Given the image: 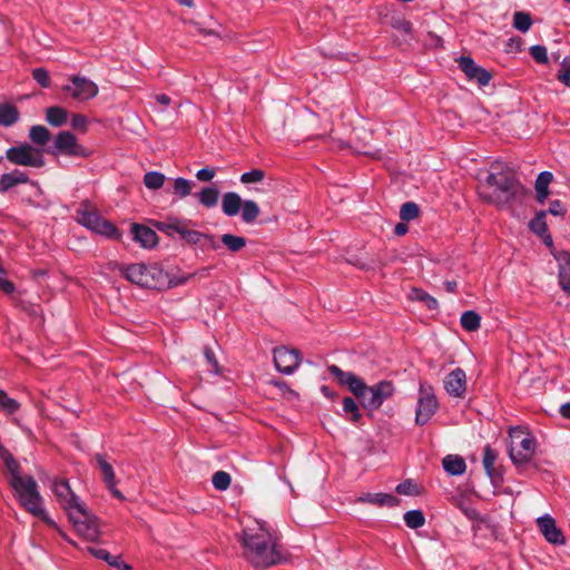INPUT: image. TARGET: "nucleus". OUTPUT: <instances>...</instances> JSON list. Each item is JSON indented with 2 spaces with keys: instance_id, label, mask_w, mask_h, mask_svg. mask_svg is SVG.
<instances>
[{
  "instance_id": "nucleus-34",
  "label": "nucleus",
  "mask_w": 570,
  "mask_h": 570,
  "mask_svg": "<svg viewBox=\"0 0 570 570\" xmlns=\"http://www.w3.org/2000/svg\"><path fill=\"white\" fill-rule=\"evenodd\" d=\"M497 460V452L490 446L487 445L483 451V466L485 469L487 474L493 479L497 476L494 470V463Z\"/></svg>"
},
{
  "instance_id": "nucleus-42",
  "label": "nucleus",
  "mask_w": 570,
  "mask_h": 570,
  "mask_svg": "<svg viewBox=\"0 0 570 570\" xmlns=\"http://www.w3.org/2000/svg\"><path fill=\"white\" fill-rule=\"evenodd\" d=\"M165 183V175L158 171H149L144 176V184L149 189H159Z\"/></svg>"
},
{
  "instance_id": "nucleus-35",
  "label": "nucleus",
  "mask_w": 570,
  "mask_h": 570,
  "mask_svg": "<svg viewBox=\"0 0 570 570\" xmlns=\"http://www.w3.org/2000/svg\"><path fill=\"white\" fill-rule=\"evenodd\" d=\"M405 524L411 529H419L424 525L425 518L421 510H411L404 514Z\"/></svg>"
},
{
  "instance_id": "nucleus-11",
  "label": "nucleus",
  "mask_w": 570,
  "mask_h": 570,
  "mask_svg": "<svg viewBox=\"0 0 570 570\" xmlns=\"http://www.w3.org/2000/svg\"><path fill=\"white\" fill-rule=\"evenodd\" d=\"M273 354L276 370L285 375L293 374L302 362L301 352L296 348L278 346Z\"/></svg>"
},
{
  "instance_id": "nucleus-18",
  "label": "nucleus",
  "mask_w": 570,
  "mask_h": 570,
  "mask_svg": "<svg viewBox=\"0 0 570 570\" xmlns=\"http://www.w3.org/2000/svg\"><path fill=\"white\" fill-rule=\"evenodd\" d=\"M131 235L132 239L139 243L144 248H153L158 243V236L156 232L145 225L132 224Z\"/></svg>"
},
{
  "instance_id": "nucleus-6",
  "label": "nucleus",
  "mask_w": 570,
  "mask_h": 570,
  "mask_svg": "<svg viewBox=\"0 0 570 570\" xmlns=\"http://www.w3.org/2000/svg\"><path fill=\"white\" fill-rule=\"evenodd\" d=\"M191 224L193 222L188 219L168 217L164 222H156L155 227L169 237H174L175 234H178L179 237L189 245H202L203 232L191 229L189 227Z\"/></svg>"
},
{
  "instance_id": "nucleus-39",
  "label": "nucleus",
  "mask_w": 570,
  "mask_h": 570,
  "mask_svg": "<svg viewBox=\"0 0 570 570\" xmlns=\"http://www.w3.org/2000/svg\"><path fill=\"white\" fill-rule=\"evenodd\" d=\"M420 215V208L414 202H406L401 206L400 218L403 222H410L417 218Z\"/></svg>"
},
{
  "instance_id": "nucleus-25",
  "label": "nucleus",
  "mask_w": 570,
  "mask_h": 570,
  "mask_svg": "<svg viewBox=\"0 0 570 570\" xmlns=\"http://www.w3.org/2000/svg\"><path fill=\"white\" fill-rule=\"evenodd\" d=\"M45 117L49 125L60 127L67 122L68 111L60 106H51L46 109Z\"/></svg>"
},
{
  "instance_id": "nucleus-10",
  "label": "nucleus",
  "mask_w": 570,
  "mask_h": 570,
  "mask_svg": "<svg viewBox=\"0 0 570 570\" xmlns=\"http://www.w3.org/2000/svg\"><path fill=\"white\" fill-rule=\"evenodd\" d=\"M395 392L394 385L390 381H381L372 386H367V394L362 400L364 409L375 411L381 407L385 400L390 399Z\"/></svg>"
},
{
  "instance_id": "nucleus-19",
  "label": "nucleus",
  "mask_w": 570,
  "mask_h": 570,
  "mask_svg": "<svg viewBox=\"0 0 570 570\" xmlns=\"http://www.w3.org/2000/svg\"><path fill=\"white\" fill-rule=\"evenodd\" d=\"M76 214L77 220L88 229H91L101 217L88 200H85L80 204Z\"/></svg>"
},
{
  "instance_id": "nucleus-53",
  "label": "nucleus",
  "mask_w": 570,
  "mask_h": 570,
  "mask_svg": "<svg viewBox=\"0 0 570 570\" xmlns=\"http://www.w3.org/2000/svg\"><path fill=\"white\" fill-rule=\"evenodd\" d=\"M553 180V175L550 171H542L538 175L534 188L549 189V185Z\"/></svg>"
},
{
  "instance_id": "nucleus-27",
  "label": "nucleus",
  "mask_w": 570,
  "mask_h": 570,
  "mask_svg": "<svg viewBox=\"0 0 570 570\" xmlns=\"http://www.w3.org/2000/svg\"><path fill=\"white\" fill-rule=\"evenodd\" d=\"M90 230L114 239H119L121 237L119 229L112 223L102 217H100Z\"/></svg>"
},
{
  "instance_id": "nucleus-41",
  "label": "nucleus",
  "mask_w": 570,
  "mask_h": 570,
  "mask_svg": "<svg viewBox=\"0 0 570 570\" xmlns=\"http://www.w3.org/2000/svg\"><path fill=\"white\" fill-rule=\"evenodd\" d=\"M327 371L331 373V375L337 381L340 385L346 386L347 383L352 380L354 376V373L352 372H345L342 368H340L337 365L332 364L327 366Z\"/></svg>"
},
{
  "instance_id": "nucleus-24",
  "label": "nucleus",
  "mask_w": 570,
  "mask_h": 570,
  "mask_svg": "<svg viewBox=\"0 0 570 570\" xmlns=\"http://www.w3.org/2000/svg\"><path fill=\"white\" fill-rule=\"evenodd\" d=\"M443 469L451 475H461L465 472L466 464L462 456L449 454L442 461Z\"/></svg>"
},
{
  "instance_id": "nucleus-47",
  "label": "nucleus",
  "mask_w": 570,
  "mask_h": 570,
  "mask_svg": "<svg viewBox=\"0 0 570 570\" xmlns=\"http://www.w3.org/2000/svg\"><path fill=\"white\" fill-rule=\"evenodd\" d=\"M344 146L350 147L351 151L356 155H363V156H367V157L375 158V159L380 158V156H381L380 150L367 148L368 145H356L355 147H353L352 145H344Z\"/></svg>"
},
{
  "instance_id": "nucleus-23",
  "label": "nucleus",
  "mask_w": 570,
  "mask_h": 570,
  "mask_svg": "<svg viewBox=\"0 0 570 570\" xmlns=\"http://www.w3.org/2000/svg\"><path fill=\"white\" fill-rule=\"evenodd\" d=\"M29 179L28 175L21 170H13L11 173L3 174L0 177V190L2 193L8 191L10 188L19 185L24 184Z\"/></svg>"
},
{
  "instance_id": "nucleus-32",
  "label": "nucleus",
  "mask_w": 570,
  "mask_h": 570,
  "mask_svg": "<svg viewBox=\"0 0 570 570\" xmlns=\"http://www.w3.org/2000/svg\"><path fill=\"white\" fill-rule=\"evenodd\" d=\"M461 326L468 332H474L480 328L481 317L474 311H466L461 315Z\"/></svg>"
},
{
  "instance_id": "nucleus-16",
  "label": "nucleus",
  "mask_w": 570,
  "mask_h": 570,
  "mask_svg": "<svg viewBox=\"0 0 570 570\" xmlns=\"http://www.w3.org/2000/svg\"><path fill=\"white\" fill-rule=\"evenodd\" d=\"M444 389L450 395L454 397H462L466 390L465 372L460 367L454 368L445 377Z\"/></svg>"
},
{
  "instance_id": "nucleus-2",
  "label": "nucleus",
  "mask_w": 570,
  "mask_h": 570,
  "mask_svg": "<svg viewBox=\"0 0 570 570\" xmlns=\"http://www.w3.org/2000/svg\"><path fill=\"white\" fill-rule=\"evenodd\" d=\"M237 540L242 556L257 570L273 567L283 560L278 540L265 523L255 522L244 527Z\"/></svg>"
},
{
  "instance_id": "nucleus-50",
  "label": "nucleus",
  "mask_w": 570,
  "mask_h": 570,
  "mask_svg": "<svg viewBox=\"0 0 570 570\" xmlns=\"http://www.w3.org/2000/svg\"><path fill=\"white\" fill-rule=\"evenodd\" d=\"M392 27L400 32H402L405 37H410L412 32V24L410 21L402 18H393Z\"/></svg>"
},
{
  "instance_id": "nucleus-36",
  "label": "nucleus",
  "mask_w": 570,
  "mask_h": 570,
  "mask_svg": "<svg viewBox=\"0 0 570 570\" xmlns=\"http://www.w3.org/2000/svg\"><path fill=\"white\" fill-rule=\"evenodd\" d=\"M343 411L351 415L350 420L354 423H357L362 417L357 403L350 396L343 399Z\"/></svg>"
},
{
  "instance_id": "nucleus-26",
  "label": "nucleus",
  "mask_w": 570,
  "mask_h": 570,
  "mask_svg": "<svg viewBox=\"0 0 570 570\" xmlns=\"http://www.w3.org/2000/svg\"><path fill=\"white\" fill-rule=\"evenodd\" d=\"M19 119L18 108L9 102L0 104V125L4 127L12 126Z\"/></svg>"
},
{
  "instance_id": "nucleus-17",
  "label": "nucleus",
  "mask_w": 570,
  "mask_h": 570,
  "mask_svg": "<svg viewBox=\"0 0 570 570\" xmlns=\"http://www.w3.org/2000/svg\"><path fill=\"white\" fill-rule=\"evenodd\" d=\"M118 269L127 281L140 287H146L145 279L148 278L150 265H145L141 263L130 264L127 266L119 265Z\"/></svg>"
},
{
  "instance_id": "nucleus-37",
  "label": "nucleus",
  "mask_w": 570,
  "mask_h": 570,
  "mask_svg": "<svg viewBox=\"0 0 570 570\" xmlns=\"http://www.w3.org/2000/svg\"><path fill=\"white\" fill-rule=\"evenodd\" d=\"M532 26L531 16L523 11H517L513 14V27L521 31L527 32Z\"/></svg>"
},
{
  "instance_id": "nucleus-45",
  "label": "nucleus",
  "mask_w": 570,
  "mask_h": 570,
  "mask_svg": "<svg viewBox=\"0 0 570 570\" xmlns=\"http://www.w3.org/2000/svg\"><path fill=\"white\" fill-rule=\"evenodd\" d=\"M29 137L32 142H47L50 139V132L45 126H32Z\"/></svg>"
},
{
  "instance_id": "nucleus-59",
  "label": "nucleus",
  "mask_w": 570,
  "mask_h": 570,
  "mask_svg": "<svg viewBox=\"0 0 570 570\" xmlns=\"http://www.w3.org/2000/svg\"><path fill=\"white\" fill-rule=\"evenodd\" d=\"M215 176V170L212 168H202L196 173V177L200 181H210Z\"/></svg>"
},
{
  "instance_id": "nucleus-43",
  "label": "nucleus",
  "mask_w": 570,
  "mask_h": 570,
  "mask_svg": "<svg viewBox=\"0 0 570 570\" xmlns=\"http://www.w3.org/2000/svg\"><path fill=\"white\" fill-rule=\"evenodd\" d=\"M230 475L225 471H217L212 478L213 485L216 490L225 491L230 485Z\"/></svg>"
},
{
  "instance_id": "nucleus-60",
  "label": "nucleus",
  "mask_w": 570,
  "mask_h": 570,
  "mask_svg": "<svg viewBox=\"0 0 570 570\" xmlns=\"http://www.w3.org/2000/svg\"><path fill=\"white\" fill-rule=\"evenodd\" d=\"M204 354H205L206 361L213 367V371L217 372L218 361L215 357V353L209 347H205Z\"/></svg>"
},
{
  "instance_id": "nucleus-31",
  "label": "nucleus",
  "mask_w": 570,
  "mask_h": 570,
  "mask_svg": "<svg viewBox=\"0 0 570 570\" xmlns=\"http://www.w3.org/2000/svg\"><path fill=\"white\" fill-rule=\"evenodd\" d=\"M220 243L230 253H238L246 246V238L243 236H236L233 234H223L220 236Z\"/></svg>"
},
{
  "instance_id": "nucleus-64",
  "label": "nucleus",
  "mask_w": 570,
  "mask_h": 570,
  "mask_svg": "<svg viewBox=\"0 0 570 570\" xmlns=\"http://www.w3.org/2000/svg\"><path fill=\"white\" fill-rule=\"evenodd\" d=\"M535 193H537V200L539 203H544V200L548 198L549 196V189H540V188H535Z\"/></svg>"
},
{
  "instance_id": "nucleus-63",
  "label": "nucleus",
  "mask_w": 570,
  "mask_h": 570,
  "mask_svg": "<svg viewBox=\"0 0 570 570\" xmlns=\"http://www.w3.org/2000/svg\"><path fill=\"white\" fill-rule=\"evenodd\" d=\"M0 289L7 294L14 292V285L12 282L0 277Z\"/></svg>"
},
{
  "instance_id": "nucleus-54",
  "label": "nucleus",
  "mask_w": 570,
  "mask_h": 570,
  "mask_svg": "<svg viewBox=\"0 0 570 570\" xmlns=\"http://www.w3.org/2000/svg\"><path fill=\"white\" fill-rule=\"evenodd\" d=\"M193 277H195V274H191V273L181 274V275H177V276H173V277L169 276L168 287H176V286L183 285V284L187 283L189 279H191Z\"/></svg>"
},
{
  "instance_id": "nucleus-15",
  "label": "nucleus",
  "mask_w": 570,
  "mask_h": 570,
  "mask_svg": "<svg viewBox=\"0 0 570 570\" xmlns=\"http://www.w3.org/2000/svg\"><path fill=\"white\" fill-rule=\"evenodd\" d=\"M537 523H538V527L541 531V533L543 534V537L546 538V540L550 543H553V544H564L566 543V538L561 531V529H559L556 524V520L546 514V515H542L540 518H538L537 520Z\"/></svg>"
},
{
  "instance_id": "nucleus-8",
  "label": "nucleus",
  "mask_w": 570,
  "mask_h": 570,
  "mask_svg": "<svg viewBox=\"0 0 570 570\" xmlns=\"http://www.w3.org/2000/svg\"><path fill=\"white\" fill-rule=\"evenodd\" d=\"M439 403L431 385L421 383L415 413V423L425 425L435 414Z\"/></svg>"
},
{
  "instance_id": "nucleus-58",
  "label": "nucleus",
  "mask_w": 570,
  "mask_h": 570,
  "mask_svg": "<svg viewBox=\"0 0 570 570\" xmlns=\"http://www.w3.org/2000/svg\"><path fill=\"white\" fill-rule=\"evenodd\" d=\"M203 240L206 243L207 247L213 250H218L220 248V240H217L212 234L203 233Z\"/></svg>"
},
{
  "instance_id": "nucleus-44",
  "label": "nucleus",
  "mask_w": 570,
  "mask_h": 570,
  "mask_svg": "<svg viewBox=\"0 0 570 570\" xmlns=\"http://www.w3.org/2000/svg\"><path fill=\"white\" fill-rule=\"evenodd\" d=\"M546 215L547 213L546 212H540L535 215V217L529 223V227L530 229L538 234V235H543L548 228H547V223H546Z\"/></svg>"
},
{
  "instance_id": "nucleus-14",
  "label": "nucleus",
  "mask_w": 570,
  "mask_h": 570,
  "mask_svg": "<svg viewBox=\"0 0 570 570\" xmlns=\"http://www.w3.org/2000/svg\"><path fill=\"white\" fill-rule=\"evenodd\" d=\"M94 458L101 472L102 481L105 482L112 497L118 500H125L122 492L116 488L117 482L112 465L107 462L106 458L100 453L95 454Z\"/></svg>"
},
{
  "instance_id": "nucleus-55",
  "label": "nucleus",
  "mask_w": 570,
  "mask_h": 570,
  "mask_svg": "<svg viewBox=\"0 0 570 570\" xmlns=\"http://www.w3.org/2000/svg\"><path fill=\"white\" fill-rule=\"evenodd\" d=\"M87 117H85L83 115L77 114L72 116L71 126L73 129L85 132L87 130Z\"/></svg>"
},
{
  "instance_id": "nucleus-33",
  "label": "nucleus",
  "mask_w": 570,
  "mask_h": 570,
  "mask_svg": "<svg viewBox=\"0 0 570 570\" xmlns=\"http://www.w3.org/2000/svg\"><path fill=\"white\" fill-rule=\"evenodd\" d=\"M240 209L242 219L247 224L253 223L261 213L258 205L254 200H245Z\"/></svg>"
},
{
  "instance_id": "nucleus-29",
  "label": "nucleus",
  "mask_w": 570,
  "mask_h": 570,
  "mask_svg": "<svg viewBox=\"0 0 570 570\" xmlns=\"http://www.w3.org/2000/svg\"><path fill=\"white\" fill-rule=\"evenodd\" d=\"M409 298L413 302L423 303L431 311L436 309L439 306L438 301L421 288L413 287L409 293Z\"/></svg>"
},
{
  "instance_id": "nucleus-48",
  "label": "nucleus",
  "mask_w": 570,
  "mask_h": 570,
  "mask_svg": "<svg viewBox=\"0 0 570 570\" xmlns=\"http://www.w3.org/2000/svg\"><path fill=\"white\" fill-rule=\"evenodd\" d=\"M265 178V173L262 169H253L250 171L244 173L240 176V181L243 184H252L259 183Z\"/></svg>"
},
{
  "instance_id": "nucleus-22",
  "label": "nucleus",
  "mask_w": 570,
  "mask_h": 570,
  "mask_svg": "<svg viewBox=\"0 0 570 570\" xmlns=\"http://www.w3.org/2000/svg\"><path fill=\"white\" fill-rule=\"evenodd\" d=\"M243 203L244 202L237 193H225L222 199V210L226 216H236L239 213Z\"/></svg>"
},
{
  "instance_id": "nucleus-57",
  "label": "nucleus",
  "mask_w": 570,
  "mask_h": 570,
  "mask_svg": "<svg viewBox=\"0 0 570 570\" xmlns=\"http://www.w3.org/2000/svg\"><path fill=\"white\" fill-rule=\"evenodd\" d=\"M551 215L554 216H564L567 210L562 204V202L556 199L550 203L549 210Z\"/></svg>"
},
{
  "instance_id": "nucleus-30",
  "label": "nucleus",
  "mask_w": 570,
  "mask_h": 570,
  "mask_svg": "<svg viewBox=\"0 0 570 570\" xmlns=\"http://www.w3.org/2000/svg\"><path fill=\"white\" fill-rule=\"evenodd\" d=\"M559 284L561 288L570 295V257L564 254L559 266Z\"/></svg>"
},
{
  "instance_id": "nucleus-40",
  "label": "nucleus",
  "mask_w": 570,
  "mask_h": 570,
  "mask_svg": "<svg viewBox=\"0 0 570 570\" xmlns=\"http://www.w3.org/2000/svg\"><path fill=\"white\" fill-rule=\"evenodd\" d=\"M193 183L186 178L178 177L174 179V194L179 198H185L190 195L193 189Z\"/></svg>"
},
{
  "instance_id": "nucleus-62",
  "label": "nucleus",
  "mask_w": 570,
  "mask_h": 570,
  "mask_svg": "<svg viewBox=\"0 0 570 570\" xmlns=\"http://www.w3.org/2000/svg\"><path fill=\"white\" fill-rule=\"evenodd\" d=\"M413 488H414V485L412 484V482H411V481H405V482H403V483H401V484H399V485L396 487V491H397V493H400V494L409 495V494H412V492H413V491H412V490H413Z\"/></svg>"
},
{
  "instance_id": "nucleus-20",
  "label": "nucleus",
  "mask_w": 570,
  "mask_h": 570,
  "mask_svg": "<svg viewBox=\"0 0 570 570\" xmlns=\"http://www.w3.org/2000/svg\"><path fill=\"white\" fill-rule=\"evenodd\" d=\"M168 279L169 275L166 272H164V269L160 266L156 264L150 265L148 278L145 279V288L161 291L168 287Z\"/></svg>"
},
{
  "instance_id": "nucleus-49",
  "label": "nucleus",
  "mask_w": 570,
  "mask_h": 570,
  "mask_svg": "<svg viewBox=\"0 0 570 570\" xmlns=\"http://www.w3.org/2000/svg\"><path fill=\"white\" fill-rule=\"evenodd\" d=\"M558 79L567 87H570V59L566 58L561 62L557 75Z\"/></svg>"
},
{
  "instance_id": "nucleus-13",
  "label": "nucleus",
  "mask_w": 570,
  "mask_h": 570,
  "mask_svg": "<svg viewBox=\"0 0 570 570\" xmlns=\"http://www.w3.org/2000/svg\"><path fill=\"white\" fill-rule=\"evenodd\" d=\"M456 61L469 80H474L480 86L489 85L492 79V75L481 66L476 65L471 57L462 56L458 58Z\"/></svg>"
},
{
  "instance_id": "nucleus-12",
  "label": "nucleus",
  "mask_w": 570,
  "mask_h": 570,
  "mask_svg": "<svg viewBox=\"0 0 570 570\" xmlns=\"http://www.w3.org/2000/svg\"><path fill=\"white\" fill-rule=\"evenodd\" d=\"M52 492L60 507L67 512L68 518L70 517V511L77 510L78 507H85L73 493L67 480H55Z\"/></svg>"
},
{
  "instance_id": "nucleus-21",
  "label": "nucleus",
  "mask_w": 570,
  "mask_h": 570,
  "mask_svg": "<svg viewBox=\"0 0 570 570\" xmlns=\"http://www.w3.org/2000/svg\"><path fill=\"white\" fill-rule=\"evenodd\" d=\"M358 502L380 507H395L399 503V499L387 493H365L358 498Z\"/></svg>"
},
{
  "instance_id": "nucleus-5",
  "label": "nucleus",
  "mask_w": 570,
  "mask_h": 570,
  "mask_svg": "<svg viewBox=\"0 0 570 570\" xmlns=\"http://www.w3.org/2000/svg\"><path fill=\"white\" fill-rule=\"evenodd\" d=\"M510 438L509 455L512 462L518 466L529 463L535 451L534 438L524 433L520 428H512Z\"/></svg>"
},
{
  "instance_id": "nucleus-28",
  "label": "nucleus",
  "mask_w": 570,
  "mask_h": 570,
  "mask_svg": "<svg viewBox=\"0 0 570 570\" xmlns=\"http://www.w3.org/2000/svg\"><path fill=\"white\" fill-rule=\"evenodd\" d=\"M199 203L206 208L215 207L219 199V190L215 186L204 187L198 193Z\"/></svg>"
},
{
  "instance_id": "nucleus-1",
  "label": "nucleus",
  "mask_w": 570,
  "mask_h": 570,
  "mask_svg": "<svg viewBox=\"0 0 570 570\" xmlns=\"http://www.w3.org/2000/svg\"><path fill=\"white\" fill-rule=\"evenodd\" d=\"M480 198L501 210L519 216L525 208L531 191L527 189L508 165L494 161L478 189Z\"/></svg>"
},
{
  "instance_id": "nucleus-38",
  "label": "nucleus",
  "mask_w": 570,
  "mask_h": 570,
  "mask_svg": "<svg viewBox=\"0 0 570 570\" xmlns=\"http://www.w3.org/2000/svg\"><path fill=\"white\" fill-rule=\"evenodd\" d=\"M346 386L354 394V396L361 399V401L364 399L365 394H367V385L361 377L356 376L355 374Z\"/></svg>"
},
{
  "instance_id": "nucleus-4",
  "label": "nucleus",
  "mask_w": 570,
  "mask_h": 570,
  "mask_svg": "<svg viewBox=\"0 0 570 570\" xmlns=\"http://www.w3.org/2000/svg\"><path fill=\"white\" fill-rule=\"evenodd\" d=\"M45 153L58 157H87L92 150L85 145H18L7 150V158L17 165L41 167Z\"/></svg>"
},
{
  "instance_id": "nucleus-3",
  "label": "nucleus",
  "mask_w": 570,
  "mask_h": 570,
  "mask_svg": "<svg viewBox=\"0 0 570 570\" xmlns=\"http://www.w3.org/2000/svg\"><path fill=\"white\" fill-rule=\"evenodd\" d=\"M10 473L9 484L14 490L16 495L18 498L19 503L31 514L40 518L47 524L51 527H56L53 520H51L43 508L41 507L42 498L38 491V485L33 476L20 475V464L18 461L10 454H6L1 459Z\"/></svg>"
},
{
  "instance_id": "nucleus-61",
  "label": "nucleus",
  "mask_w": 570,
  "mask_h": 570,
  "mask_svg": "<svg viewBox=\"0 0 570 570\" xmlns=\"http://www.w3.org/2000/svg\"><path fill=\"white\" fill-rule=\"evenodd\" d=\"M76 137L70 131H61L57 135L55 142H75Z\"/></svg>"
},
{
  "instance_id": "nucleus-9",
  "label": "nucleus",
  "mask_w": 570,
  "mask_h": 570,
  "mask_svg": "<svg viewBox=\"0 0 570 570\" xmlns=\"http://www.w3.org/2000/svg\"><path fill=\"white\" fill-rule=\"evenodd\" d=\"M62 91L70 98L83 102L94 99L98 95L99 88L92 80L75 75L69 78V83L62 87Z\"/></svg>"
},
{
  "instance_id": "nucleus-51",
  "label": "nucleus",
  "mask_w": 570,
  "mask_h": 570,
  "mask_svg": "<svg viewBox=\"0 0 570 570\" xmlns=\"http://www.w3.org/2000/svg\"><path fill=\"white\" fill-rule=\"evenodd\" d=\"M32 77L42 88H48L50 86V77L46 69H43V68L33 69Z\"/></svg>"
},
{
  "instance_id": "nucleus-56",
  "label": "nucleus",
  "mask_w": 570,
  "mask_h": 570,
  "mask_svg": "<svg viewBox=\"0 0 570 570\" xmlns=\"http://www.w3.org/2000/svg\"><path fill=\"white\" fill-rule=\"evenodd\" d=\"M87 551L90 554H92L95 558L105 560L107 563L110 562L111 557H112L107 550L95 548V547H88Z\"/></svg>"
},
{
  "instance_id": "nucleus-46",
  "label": "nucleus",
  "mask_w": 570,
  "mask_h": 570,
  "mask_svg": "<svg viewBox=\"0 0 570 570\" xmlns=\"http://www.w3.org/2000/svg\"><path fill=\"white\" fill-rule=\"evenodd\" d=\"M19 403L9 397L4 391L0 390V410L7 412L8 414H12L19 409Z\"/></svg>"
},
{
  "instance_id": "nucleus-7",
  "label": "nucleus",
  "mask_w": 570,
  "mask_h": 570,
  "mask_svg": "<svg viewBox=\"0 0 570 570\" xmlns=\"http://www.w3.org/2000/svg\"><path fill=\"white\" fill-rule=\"evenodd\" d=\"M69 520L73 523L78 533L85 539L94 542L99 540L101 534L99 520L87 510L86 505L78 507L77 510L70 511Z\"/></svg>"
},
{
  "instance_id": "nucleus-52",
  "label": "nucleus",
  "mask_w": 570,
  "mask_h": 570,
  "mask_svg": "<svg viewBox=\"0 0 570 570\" xmlns=\"http://www.w3.org/2000/svg\"><path fill=\"white\" fill-rule=\"evenodd\" d=\"M530 53L532 58L539 63L548 62V52L547 48L540 45L532 46L530 48Z\"/></svg>"
}]
</instances>
